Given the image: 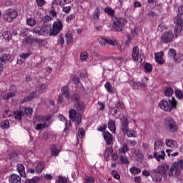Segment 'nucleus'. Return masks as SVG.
<instances>
[{
    "label": "nucleus",
    "instance_id": "nucleus-1",
    "mask_svg": "<svg viewBox=\"0 0 183 183\" xmlns=\"http://www.w3.org/2000/svg\"><path fill=\"white\" fill-rule=\"evenodd\" d=\"M183 169V160L179 159L174 162L169 169V165L164 164L157 167V170L163 176V178L169 177H178L181 174V169Z\"/></svg>",
    "mask_w": 183,
    "mask_h": 183
},
{
    "label": "nucleus",
    "instance_id": "nucleus-2",
    "mask_svg": "<svg viewBox=\"0 0 183 183\" xmlns=\"http://www.w3.org/2000/svg\"><path fill=\"white\" fill-rule=\"evenodd\" d=\"M32 108L31 107H20L18 110L14 111L13 112V116L15 119L17 121L21 122L22 121V117H31L32 115Z\"/></svg>",
    "mask_w": 183,
    "mask_h": 183
},
{
    "label": "nucleus",
    "instance_id": "nucleus-3",
    "mask_svg": "<svg viewBox=\"0 0 183 183\" xmlns=\"http://www.w3.org/2000/svg\"><path fill=\"white\" fill-rule=\"evenodd\" d=\"M159 106L163 111L171 112L172 109L177 108V100H175V97H172V99L168 100L162 99L159 102Z\"/></svg>",
    "mask_w": 183,
    "mask_h": 183
},
{
    "label": "nucleus",
    "instance_id": "nucleus-4",
    "mask_svg": "<svg viewBox=\"0 0 183 183\" xmlns=\"http://www.w3.org/2000/svg\"><path fill=\"white\" fill-rule=\"evenodd\" d=\"M175 27L174 32L176 35L179 34V32L182 31L183 26V5L180 6L178 9L177 16L175 17L174 21Z\"/></svg>",
    "mask_w": 183,
    "mask_h": 183
},
{
    "label": "nucleus",
    "instance_id": "nucleus-5",
    "mask_svg": "<svg viewBox=\"0 0 183 183\" xmlns=\"http://www.w3.org/2000/svg\"><path fill=\"white\" fill-rule=\"evenodd\" d=\"M113 21V29L117 32H122L124 31V28L125 26V24H128V20L124 18H119L114 16L112 17Z\"/></svg>",
    "mask_w": 183,
    "mask_h": 183
},
{
    "label": "nucleus",
    "instance_id": "nucleus-6",
    "mask_svg": "<svg viewBox=\"0 0 183 183\" xmlns=\"http://www.w3.org/2000/svg\"><path fill=\"white\" fill-rule=\"evenodd\" d=\"M164 128L166 131L171 134H175L178 131V124L171 117L164 119Z\"/></svg>",
    "mask_w": 183,
    "mask_h": 183
},
{
    "label": "nucleus",
    "instance_id": "nucleus-7",
    "mask_svg": "<svg viewBox=\"0 0 183 183\" xmlns=\"http://www.w3.org/2000/svg\"><path fill=\"white\" fill-rule=\"evenodd\" d=\"M50 31L51 26L49 25L39 26L29 30L30 32H32V34L36 35V36H41V35H48Z\"/></svg>",
    "mask_w": 183,
    "mask_h": 183
},
{
    "label": "nucleus",
    "instance_id": "nucleus-8",
    "mask_svg": "<svg viewBox=\"0 0 183 183\" xmlns=\"http://www.w3.org/2000/svg\"><path fill=\"white\" fill-rule=\"evenodd\" d=\"M18 16V12L14 9H9L3 14V19L6 22H12Z\"/></svg>",
    "mask_w": 183,
    "mask_h": 183
},
{
    "label": "nucleus",
    "instance_id": "nucleus-9",
    "mask_svg": "<svg viewBox=\"0 0 183 183\" xmlns=\"http://www.w3.org/2000/svg\"><path fill=\"white\" fill-rule=\"evenodd\" d=\"M62 28H64V25L62 24V21L60 20H57L54 22L52 29L51 28L49 31L50 36H56L57 34H59L61 31H62Z\"/></svg>",
    "mask_w": 183,
    "mask_h": 183
},
{
    "label": "nucleus",
    "instance_id": "nucleus-10",
    "mask_svg": "<svg viewBox=\"0 0 183 183\" xmlns=\"http://www.w3.org/2000/svg\"><path fill=\"white\" fill-rule=\"evenodd\" d=\"M69 118L73 122H76V124H77V125H79L81 124L82 116H81V114L76 112V110L74 109H70L69 110Z\"/></svg>",
    "mask_w": 183,
    "mask_h": 183
},
{
    "label": "nucleus",
    "instance_id": "nucleus-11",
    "mask_svg": "<svg viewBox=\"0 0 183 183\" xmlns=\"http://www.w3.org/2000/svg\"><path fill=\"white\" fill-rule=\"evenodd\" d=\"M161 38L162 42H164V44H168L169 42H171L172 39H174V33H172V31H165L162 35Z\"/></svg>",
    "mask_w": 183,
    "mask_h": 183
},
{
    "label": "nucleus",
    "instance_id": "nucleus-12",
    "mask_svg": "<svg viewBox=\"0 0 183 183\" xmlns=\"http://www.w3.org/2000/svg\"><path fill=\"white\" fill-rule=\"evenodd\" d=\"M11 59L9 54H4L0 57V71H4V65Z\"/></svg>",
    "mask_w": 183,
    "mask_h": 183
},
{
    "label": "nucleus",
    "instance_id": "nucleus-13",
    "mask_svg": "<svg viewBox=\"0 0 183 183\" xmlns=\"http://www.w3.org/2000/svg\"><path fill=\"white\" fill-rule=\"evenodd\" d=\"M128 129V118H127V117H123L121 118V130L125 135Z\"/></svg>",
    "mask_w": 183,
    "mask_h": 183
},
{
    "label": "nucleus",
    "instance_id": "nucleus-14",
    "mask_svg": "<svg viewBox=\"0 0 183 183\" xmlns=\"http://www.w3.org/2000/svg\"><path fill=\"white\" fill-rule=\"evenodd\" d=\"M103 137L106 144H107L108 145H111L112 144L114 137H112V134L109 133V132H103Z\"/></svg>",
    "mask_w": 183,
    "mask_h": 183
},
{
    "label": "nucleus",
    "instance_id": "nucleus-15",
    "mask_svg": "<svg viewBox=\"0 0 183 183\" xmlns=\"http://www.w3.org/2000/svg\"><path fill=\"white\" fill-rule=\"evenodd\" d=\"M74 107L75 109L78 111V112H82L85 110V104L84 103V102H76L74 104Z\"/></svg>",
    "mask_w": 183,
    "mask_h": 183
},
{
    "label": "nucleus",
    "instance_id": "nucleus-16",
    "mask_svg": "<svg viewBox=\"0 0 183 183\" xmlns=\"http://www.w3.org/2000/svg\"><path fill=\"white\" fill-rule=\"evenodd\" d=\"M132 60L136 62V61H138L139 59V47L138 46H134L132 50Z\"/></svg>",
    "mask_w": 183,
    "mask_h": 183
},
{
    "label": "nucleus",
    "instance_id": "nucleus-17",
    "mask_svg": "<svg viewBox=\"0 0 183 183\" xmlns=\"http://www.w3.org/2000/svg\"><path fill=\"white\" fill-rule=\"evenodd\" d=\"M162 176L157 169L154 170V176L152 179L154 182H161L162 181Z\"/></svg>",
    "mask_w": 183,
    "mask_h": 183
},
{
    "label": "nucleus",
    "instance_id": "nucleus-18",
    "mask_svg": "<svg viewBox=\"0 0 183 183\" xmlns=\"http://www.w3.org/2000/svg\"><path fill=\"white\" fill-rule=\"evenodd\" d=\"M34 168L35 169V172L41 174L42 171H44V163L36 162L34 164Z\"/></svg>",
    "mask_w": 183,
    "mask_h": 183
},
{
    "label": "nucleus",
    "instance_id": "nucleus-19",
    "mask_svg": "<svg viewBox=\"0 0 183 183\" xmlns=\"http://www.w3.org/2000/svg\"><path fill=\"white\" fill-rule=\"evenodd\" d=\"M21 177L17 174H11L9 179V183H21Z\"/></svg>",
    "mask_w": 183,
    "mask_h": 183
},
{
    "label": "nucleus",
    "instance_id": "nucleus-20",
    "mask_svg": "<svg viewBox=\"0 0 183 183\" xmlns=\"http://www.w3.org/2000/svg\"><path fill=\"white\" fill-rule=\"evenodd\" d=\"M17 170L19 174H20L21 177H23V178H26V174L25 173V167H24V164H17Z\"/></svg>",
    "mask_w": 183,
    "mask_h": 183
},
{
    "label": "nucleus",
    "instance_id": "nucleus-21",
    "mask_svg": "<svg viewBox=\"0 0 183 183\" xmlns=\"http://www.w3.org/2000/svg\"><path fill=\"white\" fill-rule=\"evenodd\" d=\"M36 97V92H32L29 96L21 100V104H25L29 101H32Z\"/></svg>",
    "mask_w": 183,
    "mask_h": 183
},
{
    "label": "nucleus",
    "instance_id": "nucleus-22",
    "mask_svg": "<svg viewBox=\"0 0 183 183\" xmlns=\"http://www.w3.org/2000/svg\"><path fill=\"white\" fill-rule=\"evenodd\" d=\"M61 95L65 97L66 99H69V87L64 86L61 89Z\"/></svg>",
    "mask_w": 183,
    "mask_h": 183
},
{
    "label": "nucleus",
    "instance_id": "nucleus-23",
    "mask_svg": "<svg viewBox=\"0 0 183 183\" xmlns=\"http://www.w3.org/2000/svg\"><path fill=\"white\" fill-rule=\"evenodd\" d=\"M130 84L133 89H139V86H145V83H141L138 81H131Z\"/></svg>",
    "mask_w": 183,
    "mask_h": 183
},
{
    "label": "nucleus",
    "instance_id": "nucleus-24",
    "mask_svg": "<svg viewBox=\"0 0 183 183\" xmlns=\"http://www.w3.org/2000/svg\"><path fill=\"white\" fill-rule=\"evenodd\" d=\"M108 128L112 132V134H115V131L117 127H115V120L110 119L108 122Z\"/></svg>",
    "mask_w": 183,
    "mask_h": 183
},
{
    "label": "nucleus",
    "instance_id": "nucleus-25",
    "mask_svg": "<svg viewBox=\"0 0 183 183\" xmlns=\"http://www.w3.org/2000/svg\"><path fill=\"white\" fill-rule=\"evenodd\" d=\"M166 145L167 147H169L170 148H177L178 144L175 140L167 139H166Z\"/></svg>",
    "mask_w": 183,
    "mask_h": 183
},
{
    "label": "nucleus",
    "instance_id": "nucleus-26",
    "mask_svg": "<svg viewBox=\"0 0 183 183\" xmlns=\"http://www.w3.org/2000/svg\"><path fill=\"white\" fill-rule=\"evenodd\" d=\"M72 0H54V4L60 5V6H64L71 4Z\"/></svg>",
    "mask_w": 183,
    "mask_h": 183
},
{
    "label": "nucleus",
    "instance_id": "nucleus-27",
    "mask_svg": "<svg viewBox=\"0 0 183 183\" xmlns=\"http://www.w3.org/2000/svg\"><path fill=\"white\" fill-rule=\"evenodd\" d=\"M163 55L164 54L162 52H159L155 54L156 62H158L160 65L164 64V59H162Z\"/></svg>",
    "mask_w": 183,
    "mask_h": 183
},
{
    "label": "nucleus",
    "instance_id": "nucleus-28",
    "mask_svg": "<svg viewBox=\"0 0 183 183\" xmlns=\"http://www.w3.org/2000/svg\"><path fill=\"white\" fill-rule=\"evenodd\" d=\"M154 157L157 159V161H161V159H164L165 158V152L162 151L161 154H158V152H154Z\"/></svg>",
    "mask_w": 183,
    "mask_h": 183
},
{
    "label": "nucleus",
    "instance_id": "nucleus-29",
    "mask_svg": "<svg viewBox=\"0 0 183 183\" xmlns=\"http://www.w3.org/2000/svg\"><path fill=\"white\" fill-rule=\"evenodd\" d=\"M24 42L25 44H27V45H31L32 46V45L35 44V38L29 36L24 39Z\"/></svg>",
    "mask_w": 183,
    "mask_h": 183
},
{
    "label": "nucleus",
    "instance_id": "nucleus-30",
    "mask_svg": "<svg viewBox=\"0 0 183 183\" xmlns=\"http://www.w3.org/2000/svg\"><path fill=\"white\" fill-rule=\"evenodd\" d=\"M51 155H54V157H58L59 154V150L56 149V146L55 144H52L50 147Z\"/></svg>",
    "mask_w": 183,
    "mask_h": 183
},
{
    "label": "nucleus",
    "instance_id": "nucleus-31",
    "mask_svg": "<svg viewBox=\"0 0 183 183\" xmlns=\"http://www.w3.org/2000/svg\"><path fill=\"white\" fill-rule=\"evenodd\" d=\"M129 151V148H128V144L126 143L123 144L122 147L119 149V154H127Z\"/></svg>",
    "mask_w": 183,
    "mask_h": 183
},
{
    "label": "nucleus",
    "instance_id": "nucleus-32",
    "mask_svg": "<svg viewBox=\"0 0 183 183\" xmlns=\"http://www.w3.org/2000/svg\"><path fill=\"white\" fill-rule=\"evenodd\" d=\"M100 14H101V10L99 9V7L96 8L93 14V19H94V21H98V19H99Z\"/></svg>",
    "mask_w": 183,
    "mask_h": 183
},
{
    "label": "nucleus",
    "instance_id": "nucleus-33",
    "mask_svg": "<svg viewBox=\"0 0 183 183\" xmlns=\"http://www.w3.org/2000/svg\"><path fill=\"white\" fill-rule=\"evenodd\" d=\"M163 145L164 143L162 142V140H157L154 142V149L158 151V149H161L162 148Z\"/></svg>",
    "mask_w": 183,
    "mask_h": 183
},
{
    "label": "nucleus",
    "instance_id": "nucleus-34",
    "mask_svg": "<svg viewBox=\"0 0 183 183\" xmlns=\"http://www.w3.org/2000/svg\"><path fill=\"white\" fill-rule=\"evenodd\" d=\"M39 181H41L39 177H34L32 179H27L26 183H38Z\"/></svg>",
    "mask_w": 183,
    "mask_h": 183
},
{
    "label": "nucleus",
    "instance_id": "nucleus-35",
    "mask_svg": "<svg viewBox=\"0 0 183 183\" xmlns=\"http://www.w3.org/2000/svg\"><path fill=\"white\" fill-rule=\"evenodd\" d=\"M174 94V89L171 87H166L164 91L165 97H172Z\"/></svg>",
    "mask_w": 183,
    "mask_h": 183
},
{
    "label": "nucleus",
    "instance_id": "nucleus-36",
    "mask_svg": "<svg viewBox=\"0 0 183 183\" xmlns=\"http://www.w3.org/2000/svg\"><path fill=\"white\" fill-rule=\"evenodd\" d=\"M1 37L3 38V39H5L7 41H9V39L12 38V36H11V32L9 31H4L2 34Z\"/></svg>",
    "mask_w": 183,
    "mask_h": 183
},
{
    "label": "nucleus",
    "instance_id": "nucleus-37",
    "mask_svg": "<svg viewBox=\"0 0 183 183\" xmlns=\"http://www.w3.org/2000/svg\"><path fill=\"white\" fill-rule=\"evenodd\" d=\"M104 86L109 94H114V89L112 88V85L111 84V83L107 82Z\"/></svg>",
    "mask_w": 183,
    "mask_h": 183
},
{
    "label": "nucleus",
    "instance_id": "nucleus-38",
    "mask_svg": "<svg viewBox=\"0 0 183 183\" xmlns=\"http://www.w3.org/2000/svg\"><path fill=\"white\" fill-rule=\"evenodd\" d=\"M45 128H46V123L44 122L43 124H37L36 125L35 129L36 131H41V129H45Z\"/></svg>",
    "mask_w": 183,
    "mask_h": 183
},
{
    "label": "nucleus",
    "instance_id": "nucleus-39",
    "mask_svg": "<svg viewBox=\"0 0 183 183\" xmlns=\"http://www.w3.org/2000/svg\"><path fill=\"white\" fill-rule=\"evenodd\" d=\"M119 159L121 164H129V161L128 160V157L126 155H120L119 156Z\"/></svg>",
    "mask_w": 183,
    "mask_h": 183
},
{
    "label": "nucleus",
    "instance_id": "nucleus-40",
    "mask_svg": "<svg viewBox=\"0 0 183 183\" xmlns=\"http://www.w3.org/2000/svg\"><path fill=\"white\" fill-rule=\"evenodd\" d=\"M131 174L137 175V174H139L141 172V169L135 166L132 167L129 169Z\"/></svg>",
    "mask_w": 183,
    "mask_h": 183
},
{
    "label": "nucleus",
    "instance_id": "nucleus-41",
    "mask_svg": "<svg viewBox=\"0 0 183 183\" xmlns=\"http://www.w3.org/2000/svg\"><path fill=\"white\" fill-rule=\"evenodd\" d=\"M14 97H15V93L9 92L3 96V99L8 101L9 99H11V98H14Z\"/></svg>",
    "mask_w": 183,
    "mask_h": 183
},
{
    "label": "nucleus",
    "instance_id": "nucleus-42",
    "mask_svg": "<svg viewBox=\"0 0 183 183\" xmlns=\"http://www.w3.org/2000/svg\"><path fill=\"white\" fill-rule=\"evenodd\" d=\"M126 134L127 137H129V138H134L136 137L135 134H137V132L134 131V129L129 130V129H128Z\"/></svg>",
    "mask_w": 183,
    "mask_h": 183
},
{
    "label": "nucleus",
    "instance_id": "nucleus-43",
    "mask_svg": "<svg viewBox=\"0 0 183 183\" xmlns=\"http://www.w3.org/2000/svg\"><path fill=\"white\" fill-rule=\"evenodd\" d=\"M26 22L27 25L29 26H35V25H36V21H35L34 18L27 19Z\"/></svg>",
    "mask_w": 183,
    "mask_h": 183
},
{
    "label": "nucleus",
    "instance_id": "nucleus-44",
    "mask_svg": "<svg viewBox=\"0 0 183 183\" xmlns=\"http://www.w3.org/2000/svg\"><path fill=\"white\" fill-rule=\"evenodd\" d=\"M0 125L3 129H8V128H9V122L8 120H4L1 122Z\"/></svg>",
    "mask_w": 183,
    "mask_h": 183
},
{
    "label": "nucleus",
    "instance_id": "nucleus-45",
    "mask_svg": "<svg viewBox=\"0 0 183 183\" xmlns=\"http://www.w3.org/2000/svg\"><path fill=\"white\" fill-rule=\"evenodd\" d=\"M144 68L146 72H151V71H152V64L149 63H146L144 66Z\"/></svg>",
    "mask_w": 183,
    "mask_h": 183
},
{
    "label": "nucleus",
    "instance_id": "nucleus-46",
    "mask_svg": "<svg viewBox=\"0 0 183 183\" xmlns=\"http://www.w3.org/2000/svg\"><path fill=\"white\" fill-rule=\"evenodd\" d=\"M99 42L102 46H105L108 42V39L104 38V37H100L99 38Z\"/></svg>",
    "mask_w": 183,
    "mask_h": 183
},
{
    "label": "nucleus",
    "instance_id": "nucleus-47",
    "mask_svg": "<svg viewBox=\"0 0 183 183\" xmlns=\"http://www.w3.org/2000/svg\"><path fill=\"white\" fill-rule=\"evenodd\" d=\"M31 31L29 29H23L22 31L20 32L19 35L20 36H28V34Z\"/></svg>",
    "mask_w": 183,
    "mask_h": 183
},
{
    "label": "nucleus",
    "instance_id": "nucleus-48",
    "mask_svg": "<svg viewBox=\"0 0 183 183\" xmlns=\"http://www.w3.org/2000/svg\"><path fill=\"white\" fill-rule=\"evenodd\" d=\"M63 12L65 14H69L71 9H72V6H61Z\"/></svg>",
    "mask_w": 183,
    "mask_h": 183
},
{
    "label": "nucleus",
    "instance_id": "nucleus-49",
    "mask_svg": "<svg viewBox=\"0 0 183 183\" xmlns=\"http://www.w3.org/2000/svg\"><path fill=\"white\" fill-rule=\"evenodd\" d=\"M66 41L67 44H71L72 42V40L74 38L72 37V35L71 34H66Z\"/></svg>",
    "mask_w": 183,
    "mask_h": 183
},
{
    "label": "nucleus",
    "instance_id": "nucleus-50",
    "mask_svg": "<svg viewBox=\"0 0 183 183\" xmlns=\"http://www.w3.org/2000/svg\"><path fill=\"white\" fill-rule=\"evenodd\" d=\"M104 12H105V14H107L108 15H110L111 16H112V15H114V10L112 9H111L110 7H106L104 9Z\"/></svg>",
    "mask_w": 183,
    "mask_h": 183
},
{
    "label": "nucleus",
    "instance_id": "nucleus-51",
    "mask_svg": "<svg viewBox=\"0 0 183 183\" xmlns=\"http://www.w3.org/2000/svg\"><path fill=\"white\" fill-rule=\"evenodd\" d=\"M112 152H114V149H112V147H107L104 151V155L109 157V155H111Z\"/></svg>",
    "mask_w": 183,
    "mask_h": 183
},
{
    "label": "nucleus",
    "instance_id": "nucleus-52",
    "mask_svg": "<svg viewBox=\"0 0 183 183\" xmlns=\"http://www.w3.org/2000/svg\"><path fill=\"white\" fill-rule=\"evenodd\" d=\"M174 94H175L177 98H178L179 99H182L183 94L181 90H179V89L176 90L174 92Z\"/></svg>",
    "mask_w": 183,
    "mask_h": 183
},
{
    "label": "nucleus",
    "instance_id": "nucleus-53",
    "mask_svg": "<svg viewBox=\"0 0 183 183\" xmlns=\"http://www.w3.org/2000/svg\"><path fill=\"white\" fill-rule=\"evenodd\" d=\"M168 55L170 58H175V56L177 55V52L175 51V49H170L169 51Z\"/></svg>",
    "mask_w": 183,
    "mask_h": 183
},
{
    "label": "nucleus",
    "instance_id": "nucleus-54",
    "mask_svg": "<svg viewBox=\"0 0 183 183\" xmlns=\"http://www.w3.org/2000/svg\"><path fill=\"white\" fill-rule=\"evenodd\" d=\"M78 137H79V138H84V137H85V130L84 129H79Z\"/></svg>",
    "mask_w": 183,
    "mask_h": 183
},
{
    "label": "nucleus",
    "instance_id": "nucleus-55",
    "mask_svg": "<svg viewBox=\"0 0 183 183\" xmlns=\"http://www.w3.org/2000/svg\"><path fill=\"white\" fill-rule=\"evenodd\" d=\"M44 42H45L44 39H39L35 38L34 44H38L39 46H42Z\"/></svg>",
    "mask_w": 183,
    "mask_h": 183
},
{
    "label": "nucleus",
    "instance_id": "nucleus-56",
    "mask_svg": "<svg viewBox=\"0 0 183 183\" xmlns=\"http://www.w3.org/2000/svg\"><path fill=\"white\" fill-rule=\"evenodd\" d=\"M115 108L117 109H124V103L123 102H118L116 105H115Z\"/></svg>",
    "mask_w": 183,
    "mask_h": 183
},
{
    "label": "nucleus",
    "instance_id": "nucleus-57",
    "mask_svg": "<svg viewBox=\"0 0 183 183\" xmlns=\"http://www.w3.org/2000/svg\"><path fill=\"white\" fill-rule=\"evenodd\" d=\"M174 59L175 62H182V55L176 54Z\"/></svg>",
    "mask_w": 183,
    "mask_h": 183
},
{
    "label": "nucleus",
    "instance_id": "nucleus-58",
    "mask_svg": "<svg viewBox=\"0 0 183 183\" xmlns=\"http://www.w3.org/2000/svg\"><path fill=\"white\" fill-rule=\"evenodd\" d=\"M132 154H134V155H136V157H138V155H141V151H139V149L137 148H132Z\"/></svg>",
    "mask_w": 183,
    "mask_h": 183
},
{
    "label": "nucleus",
    "instance_id": "nucleus-59",
    "mask_svg": "<svg viewBox=\"0 0 183 183\" xmlns=\"http://www.w3.org/2000/svg\"><path fill=\"white\" fill-rule=\"evenodd\" d=\"M42 21L44 24H46L48 22H49V21H52V17L50 16H45L43 19H42Z\"/></svg>",
    "mask_w": 183,
    "mask_h": 183
},
{
    "label": "nucleus",
    "instance_id": "nucleus-60",
    "mask_svg": "<svg viewBox=\"0 0 183 183\" xmlns=\"http://www.w3.org/2000/svg\"><path fill=\"white\" fill-rule=\"evenodd\" d=\"M73 19H75V14H70L69 16L66 17V22H68V24H69L70 22H71V21H73Z\"/></svg>",
    "mask_w": 183,
    "mask_h": 183
},
{
    "label": "nucleus",
    "instance_id": "nucleus-61",
    "mask_svg": "<svg viewBox=\"0 0 183 183\" xmlns=\"http://www.w3.org/2000/svg\"><path fill=\"white\" fill-rule=\"evenodd\" d=\"M87 58H88V53L86 51H84V52L81 54L80 59L81 61H85V59H86Z\"/></svg>",
    "mask_w": 183,
    "mask_h": 183
},
{
    "label": "nucleus",
    "instance_id": "nucleus-62",
    "mask_svg": "<svg viewBox=\"0 0 183 183\" xmlns=\"http://www.w3.org/2000/svg\"><path fill=\"white\" fill-rule=\"evenodd\" d=\"M110 111H111L112 115H114V116L117 115V114H118V112H121L120 109H117V108H115V107H112V108L110 109Z\"/></svg>",
    "mask_w": 183,
    "mask_h": 183
},
{
    "label": "nucleus",
    "instance_id": "nucleus-63",
    "mask_svg": "<svg viewBox=\"0 0 183 183\" xmlns=\"http://www.w3.org/2000/svg\"><path fill=\"white\" fill-rule=\"evenodd\" d=\"M112 175L115 178V179H119L120 178L119 174H118V172L117 171H112Z\"/></svg>",
    "mask_w": 183,
    "mask_h": 183
},
{
    "label": "nucleus",
    "instance_id": "nucleus-64",
    "mask_svg": "<svg viewBox=\"0 0 183 183\" xmlns=\"http://www.w3.org/2000/svg\"><path fill=\"white\" fill-rule=\"evenodd\" d=\"M57 183H66V179L63 177H59Z\"/></svg>",
    "mask_w": 183,
    "mask_h": 183
}]
</instances>
